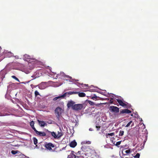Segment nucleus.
<instances>
[{
  "instance_id": "obj_19",
  "label": "nucleus",
  "mask_w": 158,
  "mask_h": 158,
  "mask_svg": "<svg viewBox=\"0 0 158 158\" xmlns=\"http://www.w3.org/2000/svg\"><path fill=\"white\" fill-rule=\"evenodd\" d=\"M50 133H51L52 135L54 137V138H55V139L57 138L58 139L57 135L55 132L54 131H53L52 132H50Z\"/></svg>"
},
{
  "instance_id": "obj_47",
  "label": "nucleus",
  "mask_w": 158,
  "mask_h": 158,
  "mask_svg": "<svg viewBox=\"0 0 158 158\" xmlns=\"http://www.w3.org/2000/svg\"><path fill=\"white\" fill-rule=\"evenodd\" d=\"M128 158V157H126V158Z\"/></svg>"
},
{
  "instance_id": "obj_21",
  "label": "nucleus",
  "mask_w": 158,
  "mask_h": 158,
  "mask_svg": "<svg viewBox=\"0 0 158 158\" xmlns=\"http://www.w3.org/2000/svg\"><path fill=\"white\" fill-rule=\"evenodd\" d=\"M33 140L34 144L35 145H36L37 144V142H38L37 139L36 138L34 137L33 138Z\"/></svg>"
},
{
  "instance_id": "obj_9",
  "label": "nucleus",
  "mask_w": 158,
  "mask_h": 158,
  "mask_svg": "<svg viewBox=\"0 0 158 158\" xmlns=\"http://www.w3.org/2000/svg\"><path fill=\"white\" fill-rule=\"evenodd\" d=\"M75 102L73 101H69L67 104L68 107V108L72 107H72L74 106V105L75 104Z\"/></svg>"
},
{
  "instance_id": "obj_38",
  "label": "nucleus",
  "mask_w": 158,
  "mask_h": 158,
  "mask_svg": "<svg viewBox=\"0 0 158 158\" xmlns=\"http://www.w3.org/2000/svg\"><path fill=\"white\" fill-rule=\"evenodd\" d=\"M130 152V151L129 150H127L125 151V152L127 153H129Z\"/></svg>"
},
{
  "instance_id": "obj_17",
  "label": "nucleus",
  "mask_w": 158,
  "mask_h": 158,
  "mask_svg": "<svg viewBox=\"0 0 158 158\" xmlns=\"http://www.w3.org/2000/svg\"><path fill=\"white\" fill-rule=\"evenodd\" d=\"M78 96L80 97H83L85 96L86 94H85L83 92H78Z\"/></svg>"
},
{
  "instance_id": "obj_35",
  "label": "nucleus",
  "mask_w": 158,
  "mask_h": 158,
  "mask_svg": "<svg viewBox=\"0 0 158 158\" xmlns=\"http://www.w3.org/2000/svg\"><path fill=\"white\" fill-rule=\"evenodd\" d=\"M67 94L69 95H72L73 94H72V92L71 91H69V92H67Z\"/></svg>"
},
{
  "instance_id": "obj_11",
  "label": "nucleus",
  "mask_w": 158,
  "mask_h": 158,
  "mask_svg": "<svg viewBox=\"0 0 158 158\" xmlns=\"http://www.w3.org/2000/svg\"><path fill=\"white\" fill-rule=\"evenodd\" d=\"M4 53L5 54V56L6 57H11L13 56L14 55L12 53L10 52H7L6 51V52H4Z\"/></svg>"
},
{
  "instance_id": "obj_22",
  "label": "nucleus",
  "mask_w": 158,
  "mask_h": 158,
  "mask_svg": "<svg viewBox=\"0 0 158 158\" xmlns=\"http://www.w3.org/2000/svg\"><path fill=\"white\" fill-rule=\"evenodd\" d=\"M103 91L104 92H101L100 93V94L104 95L105 96H107V95H108V94H107L106 93L105 91Z\"/></svg>"
},
{
  "instance_id": "obj_8",
  "label": "nucleus",
  "mask_w": 158,
  "mask_h": 158,
  "mask_svg": "<svg viewBox=\"0 0 158 158\" xmlns=\"http://www.w3.org/2000/svg\"><path fill=\"white\" fill-rule=\"evenodd\" d=\"M117 102L119 104V105L123 107H126L127 106V104L128 103L127 102H124L122 100L119 99H117Z\"/></svg>"
},
{
  "instance_id": "obj_34",
  "label": "nucleus",
  "mask_w": 158,
  "mask_h": 158,
  "mask_svg": "<svg viewBox=\"0 0 158 158\" xmlns=\"http://www.w3.org/2000/svg\"><path fill=\"white\" fill-rule=\"evenodd\" d=\"M121 141H119L117 142L115 144V145L116 146H118V145H119L121 143Z\"/></svg>"
},
{
  "instance_id": "obj_2",
  "label": "nucleus",
  "mask_w": 158,
  "mask_h": 158,
  "mask_svg": "<svg viewBox=\"0 0 158 158\" xmlns=\"http://www.w3.org/2000/svg\"><path fill=\"white\" fill-rule=\"evenodd\" d=\"M83 105L82 104H75L72 107V109L76 111H78L82 109Z\"/></svg>"
},
{
  "instance_id": "obj_16",
  "label": "nucleus",
  "mask_w": 158,
  "mask_h": 158,
  "mask_svg": "<svg viewBox=\"0 0 158 158\" xmlns=\"http://www.w3.org/2000/svg\"><path fill=\"white\" fill-rule=\"evenodd\" d=\"M34 123L33 121H31V122L30 123V126L31 127L32 129L35 131V130H36V129L34 127Z\"/></svg>"
},
{
  "instance_id": "obj_3",
  "label": "nucleus",
  "mask_w": 158,
  "mask_h": 158,
  "mask_svg": "<svg viewBox=\"0 0 158 158\" xmlns=\"http://www.w3.org/2000/svg\"><path fill=\"white\" fill-rule=\"evenodd\" d=\"M55 112L56 117L58 118L61 115L63 112V110L61 108L58 107L55 109Z\"/></svg>"
},
{
  "instance_id": "obj_33",
  "label": "nucleus",
  "mask_w": 158,
  "mask_h": 158,
  "mask_svg": "<svg viewBox=\"0 0 158 158\" xmlns=\"http://www.w3.org/2000/svg\"><path fill=\"white\" fill-rule=\"evenodd\" d=\"M60 98V96H59L54 98H53V100L54 101H56V100H57V99Z\"/></svg>"
},
{
  "instance_id": "obj_26",
  "label": "nucleus",
  "mask_w": 158,
  "mask_h": 158,
  "mask_svg": "<svg viewBox=\"0 0 158 158\" xmlns=\"http://www.w3.org/2000/svg\"><path fill=\"white\" fill-rule=\"evenodd\" d=\"M18 152V151H15V150H12L11 151V153L15 155L17 154Z\"/></svg>"
},
{
  "instance_id": "obj_24",
  "label": "nucleus",
  "mask_w": 158,
  "mask_h": 158,
  "mask_svg": "<svg viewBox=\"0 0 158 158\" xmlns=\"http://www.w3.org/2000/svg\"><path fill=\"white\" fill-rule=\"evenodd\" d=\"M82 143L84 144H90L91 143V142L89 141H84L82 142Z\"/></svg>"
},
{
  "instance_id": "obj_30",
  "label": "nucleus",
  "mask_w": 158,
  "mask_h": 158,
  "mask_svg": "<svg viewBox=\"0 0 158 158\" xmlns=\"http://www.w3.org/2000/svg\"><path fill=\"white\" fill-rule=\"evenodd\" d=\"M139 156L140 154L139 153H137L135 156H133L135 158H139Z\"/></svg>"
},
{
  "instance_id": "obj_23",
  "label": "nucleus",
  "mask_w": 158,
  "mask_h": 158,
  "mask_svg": "<svg viewBox=\"0 0 158 158\" xmlns=\"http://www.w3.org/2000/svg\"><path fill=\"white\" fill-rule=\"evenodd\" d=\"M124 133V131H123L121 130L119 131V135L120 136H123Z\"/></svg>"
},
{
  "instance_id": "obj_36",
  "label": "nucleus",
  "mask_w": 158,
  "mask_h": 158,
  "mask_svg": "<svg viewBox=\"0 0 158 158\" xmlns=\"http://www.w3.org/2000/svg\"><path fill=\"white\" fill-rule=\"evenodd\" d=\"M96 127L97 128V130L98 131L100 129V126H96Z\"/></svg>"
},
{
  "instance_id": "obj_5",
  "label": "nucleus",
  "mask_w": 158,
  "mask_h": 158,
  "mask_svg": "<svg viewBox=\"0 0 158 158\" xmlns=\"http://www.w3.org/2000/svg\"><path fill=\"white\" fill-rule=\"evenodd\" d=\"M109 110L112 112L117 113L119 112V108L114 106H111L109 107Z\"/></svg>"
},
{
  "instance_id": "obj_29",
  "label": "nucleus",
  "mask_w": 158,
  "mask_h": 158,
  "mask_svg": "<svg viewBox=\"0 0 158 158\" xmlns=\"http://www.w3.org/2000/svg\"><path fill=\"white\" fill-rule=\"evenodd\" d=\"M88 102L89 103V104L91 105L94 106L95 105L94 103L91 101L89 100L88 101Z\"/></svg>"
},
{
  "instance_id": "obj_7",
  "label": "nucleus",
  "mask_w": 158,
  "mask_h": 158,
  "mask_svg": "<svg viewBox=\"0 0 158 158\" xmlns=\"http://www.w3.org/2000/svg\"><path fill=\"white\" fill-rule=\"evenodd\" d=\"M45 147L47 149L50 150H52V148L54 147V145L52 143H49L45 144Z\"/></svg>"
},
{
  "instance_id": "obj_28",
  "label": "nucleus",
  "mask_w": 158,
  "mask_h": 158,
  "mask_svg": "<svg viewBox=\"0 0 158 158\" xmlns=\"http://www.w3.org/2000/svg\"><path fill=\"white\" fill-rule=\"evenodd\" d=\"M90 158H100V156L96 153V155L94 156V157H90Z\"/></svg>"
},
{
  "instance_id": "obj_42",
  "label": "nucleus",
  "mask_w": 158,
  "mask_h": 158,
  "mask_svg": "<svg viewBox=\"0 0 158 158\" xmlns=\"http://www.w3.org/2000/svg\"><path fill=\"white\" fill-rule=\"evenodd\" d=\"M1 114H2L1 113H0V116H5V115H7V114H2V115Z\"/></svg>"
},
{
  "instance_id": "obj_41",
  "label": "nucleus",
  "mask_w": 158,
  "mask_h": 158,
  "mask_svg": "<svg viewBox=\"0 0 158 158\" xmlns=\"http://www.w3.org/2000/svg\"><path fill=\"white\" fill-rule=\"evenodd\" d=\"M41 85H40L39 86V89H43L44 88H41Z\"/></svg>"
},
{
  "instance_id": "obj_32",
  "label": "nucleus",
  "mask_w": 158,
  "mask_h": 158,
  "mask_svg": "<svg viewBox=\"0 0 158 158\" xmlns=\"http://www.w3.org/2000/svg\"><path fill=\"white\" fill-rule=\"evenodd\" d=\"M97 97L95 94L94 95V96L92 97L91 98L93 100H94L95 99H97Z\"/></svg>"
},
{
  "instance_id": "obj_12",
  "label": "nucleus",
  "mask_w": 158,
  "mask_h": 158,
  "mask_svg": "<svg viewBox=\"0 0 158 158\" xmlns=\"http://www.w3.org/2000/svg\"><path fill=\"white\" fill-rule=\"evenodd\" d=\"M74 152L73 151H72L70 154L68 156V158H76L77 156L74 154Z\"/></svg>"
},
{
  "instance_id": "obj_44",
  "label": "nucleus",
  "mask_w": 158,
  "mask_h": 158,
  "mask_svg": "<svg viewBox=\"0 0 158 158\" xmlns=\"http://www.w3.org/2000/svg\"><path fill=\"white\" fill-rule=\"evenodd\" d=\"M33 85H31V87H32V86Z\"/></svg>"
},
{
  "instance_id": "obj_27",
  "label": "nucleus",
  "mask_w": 158,
  "mask_h": 158,
  "mask_svg": "<svg viewBox=\"0 0 158 158\" xmlns=\"http://www.w3.org/2000/svg\"><path fill=\"white\" fill-rule=\"evenodd\" d=\"M67 92H66L65 93H64L63 95H61L60 96V98H63L65 97H66L67 96Z\"/></svg>"
},
{
  "instance_id": "obj_46",
  "label": "nucleus",
  "mask_w": 158,
  "mask_h": 158,
  "mask_svg": "<svg viewBox=\"0 0 158 158\" xmlns=\"http://www.w3.org/2000/svg\"><path fill=\"white\" fill-rule=\"evenodd\" d=\"M131 116H133V114H132L131 115Z\"/></svg>"
},
{
  "instance_id": "obj_37",
  "label": "nucleus",
  "mask_w": 158,
  "mask_h": 158,
  "mask_svg": "<svg viewBox=\"0 0 158 158\" xmlns=\"http://www.w3.org/2000/svg\"><path fill=\"white\" fill-rule=\"evenodd\" d=\"M72 94H77L78 93V92H72Z\"/></svg>"
},
{
  "instance_id": "obj_1",
  "label": "nucleus",
  "mask_w": 158,
  "mask_h": 158,
  "mask_svg": "<svg viewBox=\"0 0 158 158\" xmlns=\"http://www.w3.org/2000/svg\"><path fill=\"white\" fill-rule=\"evenodd\" d=\"M82 151L85 153V157L90 158L96 155V152L93 148L87 146H83L81 148Z\"/></svg>"
},
{
  "instance_id": "obj_18",
  "label": "nucleus",
  "mask_w": 158,
  "mask_h": 158,
  "mask_svg": "<svg viewBox=\"0 0 158 158\" xmlns=\"http://www.w3.org/2000/svg\"><path fill=\"white\" fill-rule=\"evenodd\" d=\"M131 124V127H132L134 125V123L132 121H130L125 126L126 127H128Z\"/></svg>"
},
{
  "instance_id": "obj_14",
  "label": "nucleus",
  "mask_w": 158,
  "mask_h": 158,
  "mask_svg": "<svg viewBox=\"0 0 158 158\" xmlns=\"http://www.w3.org/2000/svg\"><path fill=\"white\" fill-rule=\"evenodd\" d=\"M38 121L39 122V125L41 127H44L47 125L46 123L44 121H40L39 120H38Z\"/></svg>"
},
{
  "instance_id": "obj_13",
  "label": "nucleus",
  "mask_w": 158,
  "mask_h": 158,
  "mask_svg": "<svg viewBox=\"0 0 158 158\" xmlns=\"http://www.w3.org/2000/svg\"><path fill=\"white\" fill-rule=\"evenodd\" d=\"M77 145V143L75 140L72 141L69 143V145L72 148H74Z\"/></svg>"
},
{
  "instance_id": "obj_31",
  "label": "nucleus",
  "mask_w": 158,
  "mask_h": 158,
  "mask_svg": "<svg viewBox=\"0 0 158 158\" xmlns=\"http://www.w3.org/2000/svg\"><path fill=\"white\" fill-rule=\"evenodd\" d=\"M35 96L36 97L38 95H40V94L36 90L35 92Z\"/></svg>"
},
{
  "instance_id": "obj_10",
  "label": "nucleus",
  "mask_w": 158,
  "mask_h": 158,
  "mask_svg": "<svg viewBox=\"0 0 158 158\" xmlns=\"http://www.w3.org/2000/svg\"><path fill=\"white\" fill-rule=\"evenodd\" d=\"M36 133L40 136H44L46 135L45 133L43 131H39L36 130L35 131Z\"/></svg>"
},
{
  "instance_id": "obj_6",
  "label": "nucleus",
  "mask_w": 158,
  "mask_h": 158,
  "mask_svg": "<svg viewBox=\"0 0 158 158\" xmlns=\"http://www.w3.org/2000/svg\"><path fill=\"white\" fill-rule=\"evenodd\" d=\"M131 111L128 109H125L121 110L119 113V115H121L122 116H124L125 114L131 113Z\"/></svg>"
},
{
  "instance_id": "obj_15",
  "label": "nucleus",
  "mask_w": 158,
  "mask_h": 158,
  "mask_svg": "<svg viewBox=\"0 0 158 158\" xmlns=\"http://www.w3.org/2000/svg\"><path fill=\"white\" fill-rule=\"evenodd\" d=\"M58 137V139L60 138L63 135V133H62V131L60 129L59 131H58L57 134Z\"/></svg>"
},
{
  "instance_id": "obj_45",
  "label": "nucleus",
  "mask_w": 158,
  "mask_h": 158,
  "mask_svg": "<svg viewBox=\"0 0 158 158\" xmlns=\"http://www.w3.org/2000/svg\"><path fill=\"white\" fill-rule=\"evenodd\" d=\"M31 77H34L33 76H31Z\"/></svg>"
},
{
  "instance_id": "obj_43",
  "label": "nucleus",
  "mask_w": 158,
  "mask_h": 158,
  "mask_svg": "<svg viewBox=\"0 0 158 158\" xmlns=\"http://www.w3.org/2000/svg\"><path fill=\"white\" fill-rule=\"evenodd\" d=\"M25 56L26 57V56H28L27 55H26Z\"/></svg>"
},
{
  "instance_id": "obj_4",
  "label": "nucleus",
  "mask_w": 158,
  "mask_h": 158,
  "mask_svg": "<svg viewBox=\"0 0 158 158\" xmlns=\"http://www.w3.org/2000/svg\"><path fill=\"white\" fill-rule=\"evenodd\" d=\"M83 151H82V150L79 151L76 154L77 155V158H87L85 157V153H84Z\"/></svg>"
},
{
  "instance_id": "obj_40",
  "label": "nucleus",
  "mask_w": 158,
  "mask_h": 158,
  "mask_svg": "<svg viewBox=\"0 0 158 158\" xmlns=\"http://www.w3.org/2000/svg\"><path fill=\"white\" fill-rule=\"evenodd\" d=\"M1 50H2V48L1 47H0V57L1 56H2V55L1 53Z\"/></svg>"
},
{
  "instance_id": "obj_25",
  "label": "nucleus",
  "mask_w": 158,
  "mask_h": 158,
  "mask_svg": "<svg viewBox=\"0 0 158 158\" xmlns=\"http://www.w3.org/2000/svg\"><path fill=\"white\" fill-rule=\"evenodd\" d=\"M11 77L12 78L15 79V80L18 81V82L20 81L19 80L17 77H16L15 76H14V75L12 76Z\"/></svg>"
},
{
  "instance_id": "obj_39",
  "label": "nucleus",
  "mask_w": 158,
  "mask_h": 158,
  "mask_svg": "<svg viewBox=\"0 0 158 158\" xmlns=\"http://www.w3.org/2000/svg\"><path fill=\"white\" fill-rule=\"evenodd\" d=\"M110 102L111 103H112L113 102V98H111V99L110 100Z\"/></svg>"
},
{
  "instance_id": "obj_20",
  "label": "nucleus",
  "mask_w": 158,
  "mask_h": 158,
  "mask_svg": "<svg viewBox=\"0 0 158 158\" xmlns=\"http://www.w3.org/2000/svg\"><path fill=\"white\" fill-rule=\"evenodd\" d=\"M114 132L110 133H107L106 135V137L107 138H108V136H114Z\"/></svg>"
}]
</instances>
